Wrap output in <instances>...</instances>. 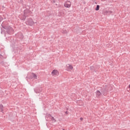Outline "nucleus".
<instances>
[{"label": "nucleus", "instance_id": "f257e3e1", "mask_svg": "<svg viewBox=\"0 0 130 130\" xmlns=\"http://www.w3.org/2000/svg\"><path fill=\"white\" fill-rule=\"evenodd\" d=\"M2 26L4 29H6L7 30V32L8 34H13L14 33V29L11 26H9V25H5V23H3L2 24Z\"/></svg>", "mask_w": 130, "mask_h": 130}, {"label": "nucleus", "instance_id": "f03ea898", "mask_svg": "<svg viewBox=\"0 0 130 130\" xmlns=\"http://www.w3.org/2000/svg\"><path fill=\"white\" fill-rule=\"evenodd\" d=\"M30 10L26 9L24 11V16L22 18V20H25L26 19V17H28L29 15H30Z\"/></svg>", "mask_w": 130, "mask_h": 130}, {"label": "nucleus", "instance_id": "7ed1b4c3", "mask_svg": "<svg viewBox=\"0 0 130 130\" xmlns=\"http://www.w3.org/2000/svg\"><path fill=\"white\" fill-rule=\"evenodd\" d=\"M26 24L29 25V26H33V25H34V21H33L32 19L29 18L26 21Z\"/></svg>", "mask_w": 130, "mask_h": 130}, {"label": "nucleus", "instance_id": "20e7f679", "mask_svg": "<svg viewBox=\"0 0 130 130\" xmlns=\"http://www.w3.org/2000/svg\"><path fill=\"white\" fill-rule=\"evenodd\" d=\"M72 6V4H71V2L67 1L65 2L64 4V6L66 8H70Z\"/></svg>", "mask_w": 130, "mask_h": 130}, {"label": "nucleus", "instance_id": "39448f33", "mask_svg": "<svg viewBox=\"0 0 130 130\" xmlns=\"http://www.w3.org/2000/svg\"><path fill=\"white\" fill-rule=\"evenodd\" d=\"M58 71L56 70H54L52 72V76H57L58 75Z\"/></svg>", "mask_w": 130, "mask_h": 130}, {"label": "nucleus", "instance_id": "423d86ee", "mask_svg": "<svg viewBox=\"0 0 130 130\" xmlns=\"http://www.w3.org/2000/svg\"><path fill=\"white\" fill-rule=\"evenodd\" d=\"M104 15H110L112 14V11L106 10L104 12Z\"/></svg>", "mask_w": 130, "mask_h": 130}, {"label": "nucleus", "instance_id": "0eeeda50", "mask_svg": "<svg viewBox=\"0 0 130 130\" xmlns=\"http://www.w3.org/2000/svg\"><path fill=\"white\" fill-rule=\"evenodd\" d=\"M96 97H100V96L102 95L101 92H100L99 90H97L96 92Z\"/></svg>", "mask_w": 130, "mask_h": 130}, {"label": "nucleus", "instance_id": "6e6552de", "mask_svg": "<svg viewBox=\"0 0 130 130\" xmlns=\"http://www.w3.org/2000/svg\"><path fill=\"white\" fill-rule=\"evenodd\" d=\"M73 67L72 65L68 64V66H67V70L68 71H70V70H73Z\"/></svg>", "mask_w": 130, "mask_h": 130}, {"label": "nucleus", "instance_id": "1a4fd4ad", "mask_svg": "<svg viewBox=\"0 0 130 130\" xmlns=\"http://www.w3.org/2000/svg\"><path fill=\"white\" fill-rule=\"evenodd\" d=\"M3 111H4V106H3V105H0V111L1 112H3Z\"/></svg>", "mask_w": 130, "mask_h": 130}, {"label": "nucleus", "instance_id": "9d476101", "mask_svg": "<svg viewBox=\"0 0 130 130\" xmlns=\"http://www.w3.org/2000/svg\"><path fill=\"white\" fill-rule=\"evenodd\" d=\"M51 120L52 121V122H56V120H55L54 117H53V116H52L51 117Z\"/></svg>", "mask_w": 130, "mask_h": 130}, {"label": "nucleus", "instance_id": "9b49d317", "mask_svg": "<svg viewBox=\"0 0 130 130\" xmlns=\"http://www.w3.org/2000/svg\"><path fill=\"white\" fill-rule=\"evenodd\" d=\"M32 75L33 76V78H34V79H37V75H36V74L34 73H32Z\"/></svg>", "mask_w": 130, "mask_h": 130}, {"label": "nucleus", "instance_id": "f8f14e48", "mask_svg": "<svg viewBox=\"0 0 130 130\" xmlns=\"http://www.w3.org/2000/svg\"><path fill=\"white\" fill-rule=\"evenodd\" d=\"M99 9H100V6L97 5L96 9H95V11H99Z\"/></svg>", "mask_w": 130, "mask_h": 130}, {"label": "nucleus", "instance_id": "ddd939ff", "mask_svg": "<svg viewBox=\"0 0 130 130\" xmlns=\"http://www.w3.org/2000/svg\"><path fill=\"white\" fill-rule=\"evenodd\" d=\"M62 33H63V34H67L68 33V30H62Z\"/></svg>", "mask_w": 130, "mask_h": 130}, {"label": "nucleus", "instance_id": "4468645a", "mask_svg": "<svg viewBox=\"0 0 130 130\" xmlns=\"http://www.w3.org/2000/svg\"><path fill=\"white\" fill-rule=\"evenodd\" d=\"M47 117H49V118H51V117H52L50 114L47 115Z\"/></svg>", "mask_w": 130, "mask_h": 130}, {"label": "nucleus", "instance_id": "2eb2a0df", "mask_svg": "<svg viewBox=\"0 0 130 130\" xmlns=\"http://www.w3.org/2000/svg\"><path fill=\"white\" fill-rule=\"evenodd\" d=\"M2 21H3V17H2L0 16V22H2Z\"/></svg>", "mask_w": 130, "mask_h": 130}, {"label": "nucleus", "instance_id": "dca6fc26", "mask_svg": "<svg viewBox=\"0 0 130 130\" xmlns=\"http://www.w3.org/2000/svg\"><path fill=\"white\" fill-rule=\"evenodd\" d=\"M90 70H93L94 69V67L91 66L90 67Z\"/></svg>", "mask_w": 130, "mask_h": 130}, {"label": "nucleus", "instance_id": "f3484780", "mask_svg": "<svg viewBox=\"0 0 130 130\" xmlns=\"http://www.w3.org/2000/svg\"><path fill=\"white\" fill-rule=\"evenodd\" d=\"M102 93H103V94H105V91H103V89H102Z\"/></svg>", "mask_w": 130, "mask_h": 130}, {"label": "nucleus", "instance_id": "a211bd4d", "mask_svg": "<svg viewBox=\"0 0 130 130\" xmlns=\"http://www.w3.org/2000/svg\"><path fill=\"white\" fill-rule=\"evenodd\" d=\"M83 120H84V119L83 118H82V117L80 118V120H81V121H83Z\"/></svg>", "mask_w": 130, "mask_h": 130}, {"label": "nucleus", "instance_id": "6ab92c4d", "mask_svg": "<svg viewBox=\"0 0 130 130\" xmlns=\"http://www.w3.org/2000/svg\"><path fill=\"white\" fill-rule=\"evenodd\" d=\"M65 113H66V114H68L69 113H68V111H66V112H65Z\"/></svg>", "mask_w": 130, "mask_h": 130}, {"label": "nucleus", "instance_id": "aec40b11", "mask_svg": "<svg viewBox=\"0 0 130 130\" xmlns=\"http://www.w3.org/2000/svg\"><path fill=\"white\" fill-rule=\"evenodd\" d=\"M35 91L36 93H39V92H37V91H36V90H35Z\"/></svg>", "mask_w": 130, "mask_h": 130}, {"label": "nucleus", "instance_id": "412c9836", "mask_svg": "<svg viewBox=\"0 0 130 130\" xmlns=\"http://www.w3.org/2000/svg\"><path fill=\"white\" fill-rule=\"evenodd\" d=\"M95 4H97V3H95Z\"/></svg>", "mask_w": 130, "mask_h": 130}]
</instances>
